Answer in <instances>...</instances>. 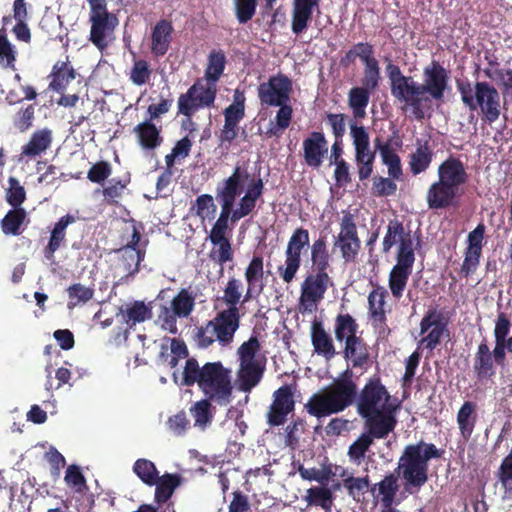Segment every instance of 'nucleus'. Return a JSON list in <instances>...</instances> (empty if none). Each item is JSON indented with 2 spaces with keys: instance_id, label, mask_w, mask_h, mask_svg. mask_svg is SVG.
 I'll use <instances>...</instances> for the list:
<instances>
[{
  "instance_id": "nucleus-1",
  "label": "nucleus",
  "mask_w": 512,
  "mask_h": 512,
  "mask_svg": "<svg viewBox=\"0 0 512 512\" xmlns=\"http://www.w3.org/2000/svg\"><path fill=\"white\" fill-rule=\"evenodd\" d=\"M378 376L367 379L358 389L356 410L364 419L365 428L376 439L386 438L396 427L398 405Z\"/></svg>"
},
{
  "instance_id": "nucleus-2",
  "label": "nucleus",
  "mask_w": 512,
  "mask_h": 512,
  "mask_svg": "<svg viewBox=\"0 0 512 512\" xmlns=\"http://www.w3.org/2000/svg\"><path fill=\"white\" fill-rule=\"evenodd\" d=\"M195 384L208 399L220 406H226L232 400L231 370L220 361L207 362L200 366L197 359L187 358L181 385L190 387Z\"/></svg>"
},
{
  "instance_id": "nucleus-3",
  "label": "nucleus",
  "mask_w": 512,
  "mask_h": 512,
  "mask_svg": "<svg viewBox=\"0 0 512 512\" xmlns=\"http://www.w3.org/2000/svg\"><path fill=\"white\" fill-rule=\"evenodd\" d=\"M357 396L358 385L353 379V371L347 368L329 386L314 393L304 408L309 415L320 419L356 406Z\"/></svg>"
},
{
  "instance_id": "nucleus-4",
  "label": "nucleus",
  "mask_w": 512,
  "mask_h": 512,
  "mask_svg": "<svg viewBox=\"0 0 512 512\" xmlns=\"http://www.w3.org/2000/svg\"><path fill=\"white\" fill-rule=\"evenodd\" d=\"M456 87L461 100L471 111L480 110L481 118L488 124L494 123L501 115V99L496 87L487 81L457 80Z\"/></svg>"
},
{
  "instance_id": "nucleus-5",
  "label": "nucleus",
  "mask_w": 512,
  "mask_h": 512,
  "mask_svg": "<svg viewBox=\"0 0 512 512\" xmlns=\"http://www.w3.org/2000/svg\"><path fill=\"white\" fill-rule=\"evenodd\" d=\"M387 60L386 73L390 81L391 95L406 107H410L417 120H422L423 102L429 101V97L425 95L421 83L412 76L404 75L398 65Z\"/></svg>"
},
{
  "instance_id": "nucleus-6",
  "label": "nucleus",
  "mask_w": 512,
  "mask_h": 512,
  "mask_svg": "<svg viewBox=\"0 0 512 512\" xmlns=\"http://www.w3.org/2000/svg\"><path fill=\"white\" fill-rule=\"evenodd\" d=\"M261 344L256 336H251L237 349L239 367L236 372L238 388L240 391L249 393L262 380L266 359L259 357Z\"/></svg>"
},
{
  "instance_id": "nucleus-7",
  "label": "nucleus",
  "mask_w": 512,
  "mask_h": 512,
  "mask_svg": "<svg viewBox=\"0 0 512 512\" xmlns=\"http://www.w3.org/2000/svg\"><path fill=\"white\" fill-rule=\"evenodd\" d=\"M240 219H242V217L235 209L221 207L219 217L213 224L208 236L210 242L214 246H217V248H213L209 252V258L221 266V274L223 273L224 264L234 259V251L228 236L229 231L232 230V227H229V222L235 224Z\"/></svg>"
},
{
  "instance_id": "nucleus-8",
  "label": "nucleus",
  "mask_w": 512,
  "mask_h": 512,
  "mask_svg": "<svg viewBox=\"0 0 512 512\" xmlns=\"http://www.w3.org/2000/svg\"><path fill=\"white\" fill-rule=\"evenodd\" d=\"M218 87L215 83L204 78H198L185 93H182L177 101L178 114L187 117L190 125L195 123L192 116L201 109L214 107Z\"/></svg>"
},
{
  "instance_id": "nucleus-9",
  "label": "nucleus",
  "mask_w": 512,
  "mask_h": 512,
  "mask_svg": "<svg viewBox=\"0 0 512 512\" xmlns=\"http://www.w3.org/2000/svg\"><path fill=\"white\" fill-rule=\"evenodd\" d=\"M395 472L403 481L405 492L410 495L418 493L429 479V464L420 459L418 450L404 448Z\"/></svg>"
},
{
  "instance_id": "nucleus-10",
  "label": "nucleus",
  "mask_w": 512,
  "mask_h": 512,
  "mask_svg": "<svg viewBox=\"0 0 512 512\" xmlns=\"http://www.w3.org/2000/svg\"><path fill=\"white\" fill-rule=\"evenodd\" d=\"M309 231L303 227L296 228L290 236L286 249L285 261L277 271L284 283H291L302 264V255L310 248Z\"/></svg>"
},
{
  "instance_id": "nucleus-11",
  "label": "nucleus",
  "mask_w": 512,
  "mask_h": 512,
  "mask_svg": "<svg viewBox=\"0 0 512 512\" xmlns=\"http://www.w3.org/2000/svg\"><path fill=\"white\" fill-rule=\"evenodd\" d=\"M152 309L151 303H145L142 300H134L120 305L117 308L115 317L120 323L125 325V328H119L112 336L111 342L116 346L125 343L129 338L130 330L134 329L137 324L152 319Z\"/></svg>"
},
{
  "instance_id": "nucleus-12",
  "label": "nucleus",
  "mask_w": 512,
  "mask_h": 512,
  "mask_svg": "<svg viewBox=\"0 0 512 512\" xmlns=\"http://www.w3.org/2000/svg\"><path fill=\"white\" fill-rule=\"evenodd\" d=\"M89 21L91 23L89 40L100 51L105 50L109 43L107 38L113 35L119 24L115 14L107 10V3L90 10Z\"/></svg>"
},
{
  "instance_id": "nucleus-13",
  "label": "nucleus",
  "mask_w": 512,
  "mask_h": 512,
  "mask_svg": "<svg viewBox=\"0 0 512 512\" xmlns=\"http://www.w3.org/2000/svg\"><path fill=\"white\" fill-rule=\"evenodd\" d=\"M396 264L389 273L388 286L395 299H400L406 288L415 262L414 249L409 243H402L397 250Z\"/></svg>"
},
{
  "instance_id": "nucleus-14",
  "label": "nucleus",
  "mask_w": 512,
  "mask_h": 512,
  "mask_svg": "<svg viewBox=\"0 0 512 512\" xmlns=\"http://www.w3.org/2000/svg\"><path fill=\"white\" fill-rule=\"evenodd\" d=\"M333 248L338 249L345 263H355L361 249V240L358 236L354 217L347 212L340 222V231L335 238Z\"/></svg>"
},
{
  "instance_id": "nucleus-15",
  "label": "nucleus",
  "mask_w": 512,
  "mask_h": 512,
  "mask_svg": "<svg viewBox=\"0 0 512 512\" xmlns=\"http://www.w3.org/2000/svg\"><path fill=\"white\" fill-rule=\"evenodd\" d=\"M333 285L328 273L310 272L300 286L299 307L302 312H311L324 299L328 288Z\"/></svg>"
},
{
  "instance_id": "nucleus-16",
  "label": "nucleus",
  "mask_w": 512,
  "mask_h": 512,
  "mask_svg": "<svg viewBox=\"0 0 512 512\" xmlns=\"http://www.w3.org/2000/svg\"><path fill=\"white\" fill-rule=\"evenodd\" d=\"M292 91L293 82L283 73L270 76L268 81L260 83L257 89L261 105L267 107L290 102Z\"/></svg>"
},
{
  "instance_id": "nucleus-17",
  "label": "nucleus",
  "mask_w": 512,
  "mask_h": 512,
  "mask_svg": "<svg viewBox=\"0 0 512 512\" xmlns=\"http://www.w3.org/2000/svg\"><path fill=\"white\" fill-rule=\"evenodd\" d=\"M449 71L446 70L438 61L433 60L423 69V83L421 87L425 95L429 96V101H443L444 94L448 88Z\"/></svg>"
},
{
  "instance_id": "nucleus-18",
  "label": "nucleus",
  "mask_w": 512,
  "mask_h": 512,
  "mask_svg": "<svg viewBox=\"0 0 512 512\" xmlns=\"http://www.w3.org/2000/svg\"><path fill=\"white\" fill-rule=\"evenodd\" d=\"M294 387L283 385L273 393V401L267 412V423L270 426H280L287 421V416L295 408Z\"/></svg>"
},
{
  "instance_id": "nucleus-19",
  "label": "nucleus",
  "mask_w": 512,
  "mask_h": 512,
  "mask_svg": "<svg viewBox=\"0 0 512 512\" xmlns=\"http://www.w3.org/2000/svg\"><path fill=\"white\" fill-rule=\"evenodd\" d=\"M249 177L246 170L236 166L232 174L223 179L216 187V200L220 207L234 209L237 198L244 190V181Z\"/></svg>"
},
{
  "instance_id": "nucleus-20",
  "label": "nucleus",
  "mask_w": 512,
  "mask_h": 512,
  "mask_svg": "<svg viewBox=\"0 0 512 512\" xmlns=\"http://www.w3.org/2000/svg\"><path fill=\"white\" fill-rule=\"evenodd\" d=\"M511 322L508 316L500 312L494 327L495 346L491 351L495 364L504 367L507 362V353L512 354V336H509Z\"/></svg>"
},
{
  "instance_id": "nucleus-21",
  "label": "nucleus",
  "mask_w": 512,
  "mask_h": 512,
  "mask_svg": "<svg viewBox=\"0 0 512 512\" xmlns=\"http://www.w3.org/2000/svg\"><path fill=\"white\" fill-rule=\"evenodd\" d=\"M428 334L422 338L421 344H425V347L430 351L434 350L442 340V337L447 330V323L444 321L441 312L435 308L429 309L420 322V333Z\"/></svg>"
},
{
  "instance_id": "nucleus-22",
  "label": "nucleus",
  "mask_w": 512,
  "mask_h": 512,
  "mask_svg": "<svg viewBox=\"0 0 512 512\" xmlns=\"http://www.w3.org/2000/svg\"><path fill=\"white\" fill-rule=\"evenodd\" d=\"M241 314L239 310L226 308L216 314L209 320L214 326V332H217V341L222 346H228L233 342L236 331L240 327Z\"/></svg>"
},
{
  "instance_id": "nucleus-23",
  "label": "nucleus",
  "mask_w": 512,
  "mask_h": 512,
  "mask_svg": "<svg viewBox=\"0 0 512 512\" xmlns=\"http://www.w3.org/2000/svg\"><path fill=\"white\" fill-rule=\"evenodd\" d=\"M388 291L385 287L378 285L368 295V313L373 328L380 335L390 332L387 325L386 311L384 309Z\"/></svg>"
},
{
  "instance_id": "nucleus-24",
  "label": "nucleus",
  "mask_w": 512,
  "mask_h": 512,
  "mask_svg": "<svg viewBox=\"0 0 512 512\" xmlns=\"http://www.w3.org/2000/svg\"><path fill=\"white\" fill-rule=\"evenodd\" d=\"M303 158L308 167L318 169L328 153V141L323 132L312 131L302 142Z\"/></svg>"
},
{
  "instance_id": "nucleus-25",
  "label": "nucleus",
  "mask_w": 512,
  "mask_h": 512,
  "mask_svg": "<svg viewBox=\"0 0 512 512\" xmlns=\"http://www.w3.org/2000/svg\"><path fill=\"white\" fill-rule=\"evenodd\" d=\"M244 279L247 284L246 293L242 303L258 297L265 287L264 259L260 255H254L244 270Z\"/></svg>"
},
{
  "instance_id": "nucleus-26",
  "label": "nucleus",
  "mask_w": 512,
  "mask_h": 512,
  "mask_svg": "<svg viewBox=\"0 0 512 512\" xmlns=\"http://www.w3.org/2000/svg\"><path fill=\"white\" fill-rule=\"evenodd\" d=\"M321 0H292L291 31L296 36L304 33L313 20L316 10L320 13Z\"/></svg>"
},
{
  "instance_id": "nucleus-27",
  "label": "nucleus",
  "mask_w": 512,
  "mask_h": 512,
  "mask_svg": "<svg viewBox=\"0 0 512 512\" xmlns=\"http://www.w3.org/2000/svg\"><path fill=\"white\" fill-rule=\"evenodd\" d=\"M438 179L460 192L461 187L468 181V173L460 158L449 156L437 169Z\"/></svg>"
},
{
  "instance_id": "nucleus-28",
  "label": "nucleus",
  "mask_w": 512,
  "mask_h": 512,
  "mask_svg": "<svg viewBox=\"0 0 512 512\" xmlns=\"http://www.w3.org/2000/svg\"><path fill=\"white\" fill-rule=\"evenodd\" d=\"M460 196L455 188L437 179L426 191V203L431 210H442L453 206Z\"/></svg>"
},
{
  "instance_id": "nucleus-29",
  "label": "nucleus",
  "mask_w": 512,
  "mask_h": 512,
  "mask_svg": "<svg viewBox=\"0 0 512 512\" xmlns=\"http://www.w3.org/2000/svg\"><path fill=\"white\" fill-rule=\"evenodd\" d=\"M311 271L330 273L332 271V256L329 251L327 237L320 235L310 246Z\"/></svg>"
},
{
  "instance_id": "nucleus-30",
  "label": "nucleus",
  "mask_w": 512,
  "mask_h": 512,
  "mask_svg": "<svg viewBox=\"0 0 512 512\" xmlns=\"http://www.w3.org/2000/svg\"><path fill=\"white\" fill-rule=\"evenodd\" d=\"M311 342L314 352L326 360H331L337 354L333 339L321 321L314 320L311 324Z\"/></svg>"
},
{
  "instance_id": "nucleus-31",
  "label": "nucleus",
  "mask_w": 512,
  "mask_h": 512,
  "mask_svg": "<svg viewBox=\"0 0 512 512\" xmlns=\"http://www.w3.org/2000/svg\"><path fill=\"white\" fill-rule=\"evenodd\" d=\"M173 34V26L171 22L166 19L158 21L151 32V53L155 57L164 56L171 45Z\"/></svg>"
},
{
  "instance_id": "nucleus-32",
  "label": "nucleus",
  "mask_w": 512,
  "mask_h": 512,
  "mask_svg": "<svg viewBox=\"0 0 512 512\" xmlns=\"http://www.w3.org/2000/svg\"><path fill=\"white\" fill-rule=\"evenodd\" d=\"M53 142V132L49 128L35 130L28 142L21 148V156L34 159L50 149Z\"/></svg>"
},
{
  "instance_id": "nucleus-33",
  "label": "nucleus",
  "mask_w": 512,
  "mask_h": 512,
  "mask_svg": "<svg viewBox=\"0 0 512 512\" xmlns=\"http://www.w3.org/2000/svg\"><path fill=\"white\" fill-rule=\"evenodd\" d=\"M375 149L379 151L382 163L387 166L392 179L400 180L403 175L401 159L392 148V139L383 142L379 137L374 140Z\"/></svg>"
},
{
  "instance_id": "nucleus-34",
  "label": "nucleus",
  "mask_w": 512,
  "mask_h": 512,
  "mask_svg": "<svg viewBox=\"0 0 512 512\" xmlns=\"http://www.w3.org/2000/svg\"><path fill=\"white\" fill-rule=\"evenodd\" d=\"M495 361L491 356V350L484 339L477 348L474 356L473 369L478 380L490 379L495 374Z\"/></svg>"
},
{
  "instance_id": "nucleus-35",
  "label": "nucleus",
  "mask_w": 512,
  "mask_h": 512,
  "mask_svg": "<svg viewBox=\"0 0 512 512\" xmlns=\"http://www.w3.org/2000/svg\"><path fill=\"white\" fill-rule=\"evenodd\" d=\"M343 356L352 362L354 368H363L369 363V349L365 341L357 336L345 341Z\"/></svg>"
},
{
  "instance_id": "nucleus-36",
  "label": "nucleus",
  "mask_w": 512,
  "mask_h": 512,
  "mask_svg": "<svg viewBox=\"0 0 512 512\" xmlns=\"http://www.w3.org/2000/svg\"><path fill=\"white\" fill-rule=\"evenodd\" d=\"M75 222V217L66 214L54 225L48 244L44 248V256L47 260H53L55 252L61 247L66 239V228Z\"/></svg>"
},
{
  "instance_id": "nucleus-37",
  "label": "nucleus",
  "mask_w": 512,
  "mask_h": 512,
  "mask_svg": "<svg viewBox=\"0 0 512 512\" xmlns=\"http://www.w3.org/2000/svg\"><path fill=\"white\" fill-rule=\"evenodd\" d=\"M396 243H399L398 248L401 247L402 243H409L410 248L414 249L410 231L405 232L403 223L398 219H393L388 223L387 232L382 242V252L385 254L390 252Z\"/></svg>"
},
{
  "instance_id": "nucleus-38",
  "label": "nucleus",
  "mask_w": 512,
  "mask_h": 512,
  "mask_svg": "<svg viewBox=\"0 0 512 512\" xmlns=\"http://www.w3.org/2000/svg\"><path fill=\"white\" fill-rule=\"evenodd\" d=\"M133 132L138 139L139 145L146 150H154L161 145L163 138L161 130L150 121L145 120L133 128Z\"/></svg>"
},
{
  "instance_id": "nucleus-39",
  "label": "nucleus",
  "mask_w": 512,
  "mask_h": 512,
  "mask_svg": "<svg viewBox=\"0 0 512 512\" xmlns=\"http://www.w3.org/2000/svg\"><path fill=\"white\" fill-rule=\"evenodd\" d=\"M263 191L264 183L262 179L260 177L252 178L244 196L240 199L238 207L235 209L242 218L253 212Z\"/></svg>"
},
{
  "instance_id": "nucleus-40",
  "label": "nucleus",
  "mask_w": 512,
  "mask_h": 512,
  "mask_svg": "<svg viewBox=\"0 0 512 512\" xmlns=\"http://www.w3.org/2000/svg\"><path fill=\"white\" fill-rule=\"evenodd\" d=\"M434 152L430 147L429 141L426 140L423 143H420L418 140V145L413 153L409 156V169L410 172L417 176L423 172H425L432 160H433Z\"/></svg>"
},
{
  "instance_id": "nucleus-41",
  "label": "nucleus",
  "mask_w": 512,
  "mask_h": 512,
  "mask_svg": "<svg viewBox=\"0 0 512 512\" xmlns=\"http://www.w3.org/2000/svg\"><path fill=\"white\" fill-rule=\"evenodd\" d=\"M399 475L395 471L387 474L380 482L374 484L371 487V492L374 493L375 490H378V494L380 496V501L384 507L392 506L396 494L400 488L399 485Z\"/></svg>"
},
{
  "instance_id": "nucleus-42",
  "label": "nucleus",
  "mask_w": 512,
  "mask_h": 512,
  "mask_svg": "<svg viewBox=\"0 0 512 512\" xmlns=\"http://www.w3.org/2000/svg\"><path fill=\"white\" fill-rule=\"evenodd\" d=\"M30 222L24 208L10 209L0 222L1 230L5 235L19 236L24 231L23 224Z\"/></svg>"
},
{
  "instance_id": "nucleus-43",
  "label": "nucleus",
  "mask_w": 512,
  "mask_h": 512,
  "mask_svg": "<svg viewBox=\"0 0 512 512\" xmlns=\"http://www.w3.org/2000/svg\"><path fill=\"white\" fill-rule=\"evenodd\" d=\"M476 408V403L465 401L457 413L458 428L461 436L466 441L469 440L475 428L477 420Z\"/></svg>"
},
{
  "instance_id": "nucleus-44",
  "label": "nucleus",
  "mask_w": 512,
  "mask_h": 512,
  "mask_svg": "<svg viewBox=\"0 0 512 512\" xmlns=\"http://www.w3.org/2000/svg\"><path fill=\"white\" fill-rule=\"evenodd\" d=\"M226 63L227 60L224 51L221 49H213L208 55L203 78L217 85V82L224 73Z\"/></svg>"
},
{
  "instance_id": "nucleus-45",
  "label": "nucleus",
  "mask_w": 512,
  "mask_h": 512,
  "mask_svg": "<svg viewBox=\"0 0 512 512\" xmlns=\"http://www.w3.org/2000/svg\"><path fill=\"white\" fill-rule=\"evenodd\" d=\"M370 93L368 89L362 87H353L348 93V105L352 110L353 116L356 119H363L366 117V108L369 104Z\"/></svg>"
},
{
  "instance_id": "nucleus-46",
  "label": "nucleus",
  "mask_w": 512,
  "mask_h": 512,
  "mask_svg": "<svg viewBox=\"0 0 512 512\" xmlns=\"http://www.w3.org/2000/svg\"><path fill=\"white\" fill-rule=\"evenodd\" d=\"M305 500L310 506L321 507L325 512H331L334 495L331 489L325 486H315L307 490Z\"/></svg>"
},
{
  "instance_id": "nucleus-47",
  "label": "nucleus",
  "mask_w": 512,
  "mask_h": 512,
  "mask_svg": "<svg viewBox=\"0 0 512 512\" xmlns=\"http://www.w3.org/2000/svg\"><path fill=\"white\" fill-rule=\"evenodd\" d=\"M68 61L57 62L52 68V81L50 86L57 92L64 90L75 79L76 73L73 67H69Z\"/></svg>"
},
{
  "instance_id": "nucleus-48",
  "label": "nucleus",
  "mask_w": 512,
  "mask_h": 512,
  "mask_svg": "<svg viewBox=\"0 0 512 512\" xmlns=\"http://www.w3.org/2000/svg\"><path fill=\"white\" fill-rule=\"evenodd\" d=\"M358 324L356 319L346 313L338 314L335 318L334 334L337 341H347L348 338L357 337Z\"/></svg>"
},
{
  "instance_id": "nucleus-49",
  "label": "nucleus",
  "mask_w": 512,
  "mask_h": 512,
  "mask_svg": "<svg viewBox=\"0 0 512 512\" xmlns=\"http://www.w3.org/2000/svg\"><path fill=\"white\" fill-rule=\"evenodd\" d=\"M179 484L180 477L177 474L166 473L162 477L158 476L157 483L155 484V501L158 504L167 502Z\"/></svg>"
},
{
  "instance_id": "nucleus-50",
  "label": "nucleus",
  "mask_w": 512,
  "mask_h": 512,
  "mask_svg": "<svg viewBox=\"0 0 512 512\" xmlns=\"http://www.w3.org/2000/svg\"><path fill=\"white\" fill-rule=\"evenodd\" d=\"M276 116H275V126L268 129L266 134L268 137L272 136H280L291 124L293 117V108L290 102H285V104H280Z\"/></svg>"
},
{
  "instance_id": "nucleus-51",
  "label": "nucleus",
  "mask_w": 512,
  "mask_h": 512,
  "mask_svg": "<svg viewBox=\"0 0 512 512\" xmlns=\"http://www.w3.org/2000/svg\"><path fill=\"white\" fill-rule=\"evenodd\" d=\"M145 258V250L142 249H124L120 265L126 276H133L138 273L140 263Z\"/></svg>"
},
{
  "instance_id": "nucleus-52",
  "label": "nucleus",
  "mask_w": 512,
  "mask_h": 512,
  "mask_svg": "<svg viewBox=\"0 0 512 512\" xmlns=\"http://www.w3.org/2000/svg\"><path fill=\"white\" fill-rule=\"evenodd\" d=\"M194 306L195 298L185 288L181 289L171 301V309L178 314L180 318L188 317L193 311Z\"/></svg>"
},
{
  "instance_id": "nucleus-53",
  "label": "nucleus",
  "mask_w": 512,
  "mask_h": 512,
  "mask_svg": "<svg viewBox=\"0 0 512 512\" xmlns=\"http://www.w3.org/2000/svg\"><path fill=\"white\" fill-rule=\"evenodd\" d=\"M245 104L246 96L244 90L235 89L232 103L223 111L224 119L242 121L245 118Z\"/></svg>"
},
{
  "instance_id": "nucleus-54",
  "label": "nucleus",
  "mask_w": 512,
  "mask_h": 512,
  "mask_svg": "<svg viewBox=\"0 0 512 512\" xmlns=\"http://www.w3.org/2000/svg\"><path fill=\"white\" fill-rule=\"evenodd\" d=\"M243 290V283L236 277L229 278L224 290H223V302L227 305V308H233L239 310L237 305L241 302Z\"/></svg>"
},
{
  "instance_id": "nucleus-55",
  "label": "nucleus",
  "mask_w": 512,
  "mask_h": 512,
  "mask_svg": "<svg viewBox=\"0 0 512 512\" xmlns=\"http://www.w3.org/2000/svg\"><path fill=\"white\" fill-rule=\"evenodd\" d=\"M134 473L147 485L153 486L158 480L155 464L147 459H138L133 466Z\"/></svg>"
},
{
  "instance_id": "nucleus-56",
  "label": "nucleus",
  "mask_w": 512,
  "mask_h": 512,
  "mask_svg": "<svg viewBox=\"0 0 512 512\" xmlns=\"http://www.w3.org/2000/svg\"><path fill=\"white\" fill-rule=\"evenodd\" d=\"M195 214L202 220H213L217 211L214 198L210 194L199 195L194 204Z\"/></svg>"
},
{
  "instance_id": "nucleus-57",
  "label": "nucleus",
  "mask_w": 512,
  "mask_h": 512,
  "mask_svg": "<svg viewBox=\"0 0 512 512\" xmlns=\"http://www.w3.org/2000/svg\"><path fill=\"white\" fill-rule=\"evenodd\" d=\"M64 480L75 493L83 494L88 490L86 479L77 465H70L67 468Z\"/></svg>"
},
{
  "instance_id": "nucleus-58",
  "label": "nucleus",
  "mask_w": 512,
  "mask_h": 512,
  "mask_svg": "<svg viewBox=\"0 0 512 512\" xmlns=\"http://www.w3.org/2000/svg\"><path fill=\"white\" fill-rule=\"evenodd\" d=\"M152 70L149 63L144 59L135 60L129 73L130 81L137 86L145 85L149 82Z\"/></svg>"
},
{
  "instance_id": "nucleus-59",
  "label": "nucleus",
  "mask_w": 512,
  "mask_h": 512,
  "mask_svg": "<svg viewBox=\"0 0 512 512\" xmlns=\"http://www.w3.org/2000/svg\"><path fill=\"white\" fill-rule=\"evenodd\" d=\"M211 399L207 397L197 401L190 409L192 416L195 420V425L206 426L212 421L213 415L211 413Z\"/></svg>"
},
{
  "instance_id": "nucleus-60",
  "label": "nucleus",
  "mask_w": 512,
  "mask_h": 512,
  "mask_svg": "<svg viewBox=\"0 0 512 512\" xmlns=\"http://www.w3.org/2000/svg\"><path fill=\"white\" fill-rule=\"evenodd\" d=\"M9 187L6 190V201L13 208H22L21 205L26 200V191L24 187L20 184V182L14 178L10 177L8 179Z\"/></svg>"
},
{
  "instance_id": "nucleus-61",
  "label": "nucleus",
  "mask_w": 512,
  "mask_h": 512,
  "mask_svg": "<svg viewBox=\"0 0 512 512\" xmlns=\"http://www.w3.org/2000/svg\"><path fill=\"white\" fill-rule=\"evenodd\" d=\"M298 472L300 476L309 481H317L318 483L325 485L327 484L331 478L334 476V473L330 466H325L322 469L317 468H305L304 466H300L298 468Z\"/></svg>"
},
{
  "instance_id": "nucleus-62",
  "label": "nucleus",
  "mask_w": 512,
  "mask_h": 512,
  "mask_svg": "<svg viewBox=\"0 0 512 512\" xmlns=\"http://www.w3.org/2000/svg\"><path fill=\"white\" fill-rule=\"evenodd\" d=\"M236 19L240 24L250 21L257 9L258 0H233Z\"/></svg>"
},
{
  "instance_id": "nucleus-63",
  "label": "nucleus",
  "mask_w": 512,
  "mask_h": 512,
  "mask_svg": "<svg viewBox=\"0 0 512 512\" xmlns=\"http://www.w3.org/2000/svg\"><path fill=\"white\" fill-rule=\"evenodd\" d=\"M373 438L375 437L369 432L367 434L363 433L361 436H359L358 439L349 446V457L352 460L359 462L362 458H364L367 450L373 444Z\"/></svg>"
},
{
  "instance_id": "nucleus-64",
  "label": "nucleus",
  "mask_w": 512,
  "mask_h": 512,
  "mask_svg": "<svg viewBox=\"0 0 512 512\" xmlns=\"http://www.w3.org/2000/svg\"><path fill=\"white\" fill-rule=\"evenodd\" d=\"M69 297V306H76L80 303H86L92 299L94 290L80 283H74L67 289Z\"/></svg>"
}]
</instances>
